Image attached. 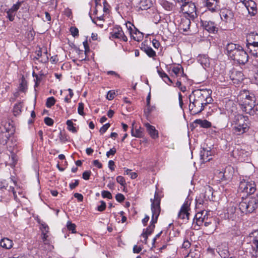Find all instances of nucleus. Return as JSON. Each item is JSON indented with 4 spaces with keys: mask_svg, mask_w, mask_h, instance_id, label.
<instances>
[{
    "mask_svg": "<svg viewBox=\"0 0 258 258\" xmlns=\"http://www.w3.org/2000/svg\"><path fill=\"white\" fill-rule=\"evenodd\" d=\"M211 90L197 89L193 91L189 96V110L192 114L201 112L205 106L213 100L211 94Z\"/></svg>",
    "mask_w": 258,
    "mask_h": 258,
    "instance_id": "f257e3e1",
    "label": "nucleus"
},
{
    "mask_svg": "<svg viewBox=\"0 0 258 258\" xmlns=\"http://www.w3.org/2000/svg\"><path fill=\"white\" fill-rule=\"evenodd\" d=\"M237 100L243 111L250 115H254L253 108L255 106V98L253 94L244 91L238 95Z\"/></svg>",
    "mask_w": 258,
    "mask_h": 258,
    "instance_id": "f03ea898",
    "label": "nucleus"
},
{
    "mask_svg": "<svg viewBox=\"0 0 258 258\" xmlns=\"http://www.w3.org/2000/svg\"><path fill=\"white\" fill-rule=\"evenodd\" d=\"M232 125L233 133L237 135H241L248 132L250 123L247 116L238 114L235 116Z\"/></svg>",
    "mask_w": 258,
    "mask_h": 258,
    "instance_id": "7ed1b4c3",
    "label": "nucleus"
},
{
    "mask_svg": "<svg viewBox=\"0 0 258 258\" xmlns=\"http://www.w3.org/2000/svg\"><path fill=\"white\" fill-rule=\"evenodd\" d=\"M258 206V200L254 197L242 199L239 204L240 211L245 214L251 213L255 211Z\"/></svg>",
    "mask_w": 258,
    "mask_h": 258,
    "instance_id": "20e7f679",
    "label": "nucleus"
},
{
    "mask_svg": "<svg viewBox=\"0 0 258 258\" xmlns=\"http://www.w3.org/2000/svg\"><path fill=\"white\" fill-rule=\"evenodd\" d=\"M252 239L247 244L246 251L249 252L252 257L258 256V230H255L249 234Z\"/></svg>",
    "mask_w": 258,
    "mask_h": 258,
    "instance_id": "39448f33",
    "label": "nucleus"
},
{
    "mask_svg": "<svg viewBox=\"0 0 258 258\" xmlns=\"http://www.w3.org/2000/svg\"><path fill=\"white\" fill-rule=\"evenodd\" d=\"M239 190L247 195L253 194L256 190L255 182L250 180L249 178L245 177V178L241 179L239 185Z\"/></svg>",
    "mask_w": 258,
    "mask_h": 258,
    "instance_id": "423d86ee",
    "label": "nucleus"
},
{
    "mask_svg": "<svg viewBox=\"0 0 258 258\" xmlns=\"http://www.w3.org/2000/svg\"><path fill=\"white\" fill-rule=\"evenodd\" d=\"M179 12L186 15L187 16L192 19L197 17V15L196 6L191 1H187L181 4Z\"/></svg>",
    "mask_w": 258,
    "mask_h": 258,
    "instance_id": "0eeeda50",
    "label": "nucleus"
},
{
    "mask_svg": "<svg viewBox=\"0 0 258 258\" xmlns=\"http://www.w3.org/2000/svg\"><path fill=\"white\" fill-rule=\"evenodd\" d=\"M160 200L161 198L157 192H155L154 199H151L152 202L151 210L153 215V222H157L158 216L160 213Z\"/></svg>",
    "mask_w": 258,
    "mask_h": 258,
    "instance_id": "6e6552de",
    "label": "nucleus"
},
{
    "mask_svg": "<svg viewBox=\"0 0 258 258\" xmlns=\"http://www.w3.org/2000/svg\"><path fill=\"white\" fill-rule=\"evenodd\" d=\"M231 58L239 64H244L248 61V56L246 52L241 46L238 48V50L236 53L235 52Z\"/></svg>",
    "mask_w": 258,
    "mask_h": 258,
    "instance_id": "1a4fd4ad",
    "label": "nucleus"
},
{
    "mask_svg": "<svg viewBox=\"0 0 258 258\" xmlns=\"http://www.w3.org/2000/svg\"><path fill=\"white\" fill-rule=\"evenodd\" d=\"M0 127L5 132L9 133L10 134H14L15 133V128L12 123V121L10 120H7L5 118H0Z\"/></svg>",
    "mask_w": 258,
    "mask_h": 258,
    "instance_id": "9d476101",
    "label": "nucleus"
},
{
    "mask_svg": "<svg viewBox=\"0 0 258 258\" xmlns=\"http://www.w3.org/2000/svg\"><path fill=\"white\" fill-rule=\"evenodd\" d=\"M111 37L113 38L118 39L121 41L126 42L127 38L125 35L122 28L119 26L115 27L111 32Z\"/></svg>",
    "mask_w": 258,
    "mask_h": 258,
    "instance_id": "9b49d317",
    "label": "nucleus"
},
{
    "mask_svg": "<svg viewBox=\"0 0 258 258\" xmlns=\"http://www.w3.org/2000/svg\"><path fill=\"white\" fill-rule=\"evenodd\" d=\"M220 15L221 19L223 21L229 23L233 22L234 15L231 10L223 9L221 11Z\"/></svg>",
    "mask_w": 258,
    "mask_h": 258,
    "instance_id": "f8f14e48",
    "label": "nucleus"
},
{
    "mask_svg": "<svg viewBox=\"0 0 258 258\" xmlns=\"http://www.w3.org/2000/svg\"><path fill=\"white\" fill-rule=\"evenodd\" d=\"M190 203L188 201L184 202L183 205L181 206V209L178 213V217L182 219H188L189 213L188 212L189 209Z\"/></svg>",
    "mask_w": 258,
    "mask_h": 258,
    "instance_id": "ddd939ff",
    "label": "nucleus"
},
{
    "mask_svg": "<svg viewBox=\"0 0 258 258\" xmlns=\"http://www.w3.org/2000/svg\"><path fill=\"white\" fill-rule=\"evenodd\" d=\"M209 211L206 210L202 211L200 212H198L195 216V219L196 220V224L199 226L203 225V223L205 221L206 218L209 216Z\"/></svg>",
    "mask_w": 258,
    "mask_h": 258,
    "instance_id": "4468645a",
    "label": "nucleus"
},
{
    "mask_svg": "<svg viewBox=\"0 0 258 258\" xmlns=\"http://www.w3.org/2000/svg\"><path fill=\"white\" fill-rule=\"evenodd\" d=\"M246 42V45H250L252 47L257 46L258 45V34L251 32L247 34Z\"/></svg>",
    "mask_w": 258,
    "mask_h": 258,
    "instance_id": "2eb2a0df",
    "label": "nucleus"
},
{
    "mask_svg": "<svg viewBox=\"0 0 258 258\" xmlns=\"http://www.w3.org/2000/svg\"><path fill=\"white\" fill-rule=\"evenodd\" d=\"M218 0H207L205 6L212 12H216L220 9Z\"/></svg>",
    "mask_w": 258,
    "mask_h": 258,
    "instance_id": "dca6fc26",
    "label": "nucleus"
},
{
    "mask_svg": "<svg viewBox=\"0 0 258 258\" xmlns=\"http://www.w3.org/2000/svg\"><path fill=\"white\" fill-rule=\"evenodd\" d=\"M203 27L209 33H215L218 31V28L214 22L212 21H202Z\"/></svg>",
    "mask_w": 258,
    "mask_h": 258,
    "instance_id": "f3484780",
    "label": "nucleus"
},
{
    "mask_svg": "<svg viewBox=\"0 0 258 258\" xmlns=\"http://www.w3.org/2000/svg\"><path fill=\"white\" fill-rule=\"evenodd\" d=\"M10 152L15 151V148L17 146V138L14 134L11 135L8 141V144H6Z\"/></svg>",
    "mask_w": 258,
    "mask_h": 258,
    "instance_id": "a211bd4d",
    "label": "nucleus"
},
{
    "mask_svg": "<svg viewBox=\"0 0 258 258\" xmlns=\"http://www.w3.org/2000/svg\"><path fill=\"white\" fill-rule=\"evenodd\" d=\"M240 47V46L232 43H228L226 47V54L231 58L235 52L236 53L238 50V48Z\"/></svg>",
    "mask_w": 258,
    "mask_h": 258,
    "instance_id": "6ab92c4d",
    "label": "nucleus"
},
{
    "mask_svg": "<svg viewBox=\"0 0 258 258\" xmlns=\"http://www.w3.org/2000/svg\"><path fill=\"white\" fill-rule=\"evenodd\" d=\"M152 5L151 0H138L136 7L139 10H145L150 8Z\"/></svg>",
    "mask_w": 258,
    "mask_h": 258,
    "instance_id": "aec40b11",
    "label": "nucleus"
},
{
    "mask_svg": "<svg viewBox=\"0 0 258 258\" xmlns=\"http://www.w3.org/2000/svg\"><path fill=\"white\" fill-rule=\"evenodd\" d=\"M191 22L190 19L187 17L182 18L179 24V27L180 30L183 32H186L189 29Z\"/></svg>",
    "mask_w": 258,
    "mask_h": 258,
    "instance_id": "412c9836",
    "label": "nucleus"
},
{
    "mask_svg": "<svg viewBox=\"0 0 258 258\" xmlns=\"http://www.w3.org/2000/svg\"><path fill=\"white\" fill-rule=\"evenodd\" d=\"M245 6L249 14L254 16L256 14V6L254 1L248 0L245 3Z\"/></svg>",
    "mask_w": 258,
    "mask_h": 258,
    "instance_id": "4be33fe9",
    "label": "nucleus"
},
{
    "mask_svg": "<svg viewBox=\"0 0 258 258\" xmlns=\"http://www.w3.org/2000/svg\"><path fill=\"white\" fill-rule=\"evenodd\" d=\"M144 125L147 128V132L152 139H155L159 137L158 132L154 126L150 125L149 123H145Z\"/></svg>",
    "mask_w": 258,
    "mask_h": 258,
    "instance_id": "5701e85b",
    "label": "nucleus"
},
{
    "mask_svg": "<svg viewBox=\"0 0 258 258\" xmlns=\"http://www.w3.org/2000/svg\"><path fill=\"white\" fill-rule=\"evenodd\" d=\"M211 156V152L210 150L203 149L200 151V160L201 163H204L211 160L210 156Z\"/></svg>",
    "mask_w": 258,
    "mask_h": 258,
    "instance_id": "b1692460",
    "label": "nucleus"
},
{
    "mask_svg": "<svg viewBox=\"0 0 258 258\" xmlns=\"http://www.w3.org/2000/svg\"><path fill=\"white\" fill-rule=\"evenodd\" d=\"M10 180H11V181L12 182L13 185H10L9 188L8 189V190L9 191H11L13 192L14 198L15 200L17 201L18 198H17V192H18L19 194H21V190L18 187H16V188H15V186H17V183L15 180H14L12 178H10Z\"/></svg>",
    "mask_w": 258,
    "mask_h": 258,
    "instance_id": "393cba45",
    "label": "nucleus"
},
{
    "mask_svg": "<svg viewBox=\"0 0 258 258\" xmlns=\"http://www.w3.org/2000/svg\"><path fill=\"white\" fill-rule=\"evenodd\" d=\"M234 83H237L243 80V73L240 71H234L230 76Z\"/></svg>",
    "mask_w": 258,
    "mask_h": 258,
    "instance_id": "a878e982",
    "label": "nucleus"
},
{
    "mask_svg": "<svg viewBox=\"0 0 258 258\" xmlns=\"http://www.w3.org/2000/svg\"><path fill=\"white\" fill-rule=\"evenodd\" d=\"M141 49L145 52L148 56L150 57H153L156 55V52L153 49L142 43L141 44Z\"/></svg>",
    "mask_w": 258,
    "mask_h": 258,
    "instance_id": "bb28decb",
    "label": "nucleus"
},
{
    "mask_svg": "<svg viewBox=\"0 0 258 258\" xmlns=\"http://www.w3.org/2000/svg\"><path fill=\"white\" fill-rule=\"evenodd\" d=\"M133 30L134 32L130 35L131 37L135 41L138 42L141 41L144 37L143 33L139 31L137 28L134 29Z\"/></svg>",
    "mask_w": 258,
    "mask_h": 258,
    "instance_id": "cd10ccee",
    "label": "nucleus"
},
{
    "mask_svg": "<svg viewBox=\"0 0 258 258\" xmlns=\"http://www.w3.org/2000/svg\"><path fill=\"white\" fill-rule=\"evenodd\" d=\"M0 129L1 130L0 133V144L5 145L8 144V141L11 134H9V133L5 132L1 127H0Z\"/></svg>",
    "mask_w": 258,
    "mask_h": 258,
    "instance_id": "c85d7f7f",
    "label": "nucleus"
},
{
    "mask_svg": "<svg viewBox=\"0 0 258 258\" xmlns=\"http://www.w3.org/2000/svg\"><path fill=\"white\" fill-rule=\"evenodd\" d=\"M236 207L232 206H229L227 211V217L229 219H231L234 220L236 218Z\"/></svg>",
    "mask_w": 258,
    "mask_h": 258,
    "instance_id": "c756f323",
    "label": "nucleus"
},
{
    "mask_svg": "<svg viewBox=\"0 0 258 258\" xmlns=\"http://www.w3.org/2000/svg\"><path fill=\"white\" fill-rule=\"evenodd\" d=\"M194 123L196 124L200 125L202 127L209 128L211 126V123L207 120H202L201 119H196L195 120Z\"/></svg>",
    "mask_w": 258,
    "mask_h": 258,
    "instance_id": "7c9ffc66",
    "label": "nucleus"
},
{
    "mask_svg": "<svg viewBox=\"0 0 258 258\" xmlns=\"http://www.w3.org/2000/svg\"><path fill=\"white\" fill-rule=\"evenodd\" d=\"M1 246L6 249H10L12 247L13 242V241L7 238L3 239L0 242Z\"/></svg>",
    "mask_w": 258,
    "mask_h": 258,
    "instance_id": "2f4dec72",
    "label": "nucleus"
},
{
    "mask_svg": "<svg viewBox=\"0 0 258 258\" xmlns=\"http://www.w3.org/2000/svg\"><path fill=\"white\" fill-rule=\"evenodd\" d=\"M161 5L167 11H172L174 8V5L166 0H161L160 2Z\"/></svg>",
    "mask_w": 258,
    "mask_h": 258,
    "instance_id": "473e14b6",
    "label": "nucleus"
},
{
    "mask_svg": "<svg viewBox=\"0 0 258 258\" xmlns=\"http://www.w3.org/2000/svg\"><path fill=\"white\" fill-rule=\"evenodd\" d=\"M153 221V216H152V220L151 221L150 225L146 229H144L143 230V233H145L146 234H147L148 235H150L152 233V232H153V231L154 230L155 227V224L157 223L155 222H154Z\"/></svg>",
    "mask_w": 258,
    "mask_h": 258,
    "instance_id": "72a5a7b5",
    "label": "nucleus"
},
{
    "mask_svg": "<svg viewBox=\"0 0 258 258\" xmlns=\"http://www.w3.org/2000/svg\"><path fill=\"white\" fill-rule=\"evenodd\" d=\"M13 0H0V9L2 11H6L7 8L11 5Z\"/></svg>",
    "mask_w": 258,
    "mask_h": 258,
    "instance_id": "f704fd0d",
    "label": "nucleus"
},
{
    "mask_svg": "<svg viewBox=\"0 0 258 258\" xmlns=\"http://www.w3.org/2000/svg\"><path fill=\"white\" fill-rule=\"evenodd\" d=\"M131 133L132 136L140 138L143 137V129L140 127L134 130L132 128Z\"/></svg>",
    "mask_w": 258,
    "mask_h": 258,
    "instance_id": "c9c22d12",
    "label": "nucleus"
},
{
    "mask_svg": "<svg viewBox=\"0 0 258 258\" xmlns=\"http://www.w3.org/2000/svg\"><path fill=\"white\" fill-rule=\"evenodd\" d=\"M157 72H158L159 75L160 76V77L161 78H162L163 79V80H164V81L165 83L168 84L167 82L166 81V80L165 79H164V78H167V80L169 81V82L170 83H172L171 80L169 78V77L168 76V75L163 70H160L158 69V67H157Z\"/></svg>",
    "mask_w": 258,
    "mask_h": 258,
    "instance_id": "e433bc0d",
    "label": "nucleus"
},
{
    "mask_svg": "<svg viewBox=\"0 0 258 258\" xmlns=\"http://www.w3.org/2000/svg\"><path fill=\"white\" fill-rule=\"evenodd\" d=\"M7 12V18L10 21H13L16 15V12H14L11 9H7L6 11H4Z\"/></svg>",
    "mask_w": 258,
    "mask_h": 258,
    "instance_id": "4c0bfd02",
    "label": "nucleus"
},
{
    "mask_svg": "<svg viewBox=\"0 0 258 258\" xmlns=\"http://www.w3.org/2000/svg\"><path fill=\"white\" fill-rule=\"evenodd\" d=\"M66 124L68 126L67 128L69 131L74 133H76L77 132L76 128L74 126V123L71 120H68Z\"/></svg>",
    "mask_w": 258,
    "mask_h": 258,
    "instance_id": "58836bf2",
    "label": "nucleus"
},
{
    "mask_svg": "<svg viewBox=\"0 0 258 258\" xmlns=\"http://www.w3.org/2000/svg\"><path fill=\"white\" fill-rule=\"evenodd\" d=\"M199 251L197 250L194 249L190 250V251L188 253V254L186 255L187 258H199Z\"/></svg>",
    "mask_w": 258,
    "mask_h": 258,
    "instance_id": "ea45409f",
    "label": "nucleus"
},
{
    "mask_svg": "<svg viewBox=\"0 0 258 258\" xmlns=\"http://www.w3.org/2000/svg\"><path fill=\"white\" fill-rule=\"evenodd\" d=\"M22 104L21 103L15 104L13 108V112L15 115L19 114L21 112Z\"/></svg>",
    "mask_w": 258,
    "mask_h": 258,
    "instance_id": "a19ab883",
    "label": "nucleus"
},
{
    "mask_svg": "<svg viewBox=\"0 0 258 258\" xmlns=\"http://www.w3.org/2000/svg\"><path fill=\"white\" fill-rule=\"evenodd\" d=\"M248 49L249 50V52L253 55L256 57H258V45L254 47H252L250 45H246Z\"/></svg>",
    "mask_w": 258,
    "mask_h": 258,
    "instance_id": "79ce46f5",
    "label": "nucleus"
},
{
    "mask_svg": "<svg viewBox=\"0 0 258 258\" xmlns=\"http://www.w3.org/2000/svg\"><path fill=\"white\" fill-rule=\"evenodd\" d=\"M15 152H11V157L10 158V159L12 160V162H11L10 165L12 167H14L18 161V158L17 156L16 155V154L14 153Z\"/></svg>",
    "mask_w": 258,
    "mask_h": 258,
    "instance_id": "37998d69",
    "label": "nucleus"
},
{
    "mask_svg": "<svg viewBox=\"0 0 258 258\" xmlns=\"http://www.w3.org/2000/svg\"><path fill=\"white\" fill-rule=\"evenodd\" d=\"M172 72L176 76L181 73H183V69L180 65H178L176 67H174L172 70Z\"/></svg>",
    "mask_w": 258,
    "mask_h": 258,
    "instance_id": "c03bdc74",
    "label": "nucleus"
},
{
    "mask_svg": "<svg viewBox=\"0 0 258 258\" xmlns=\"http://www.w3.org/2000/svg\"><path fill=\"white\" fill-rule=\"evenodd\" d=\"M55 98L53 97H50L47 99L46 105L47 107L50 108L55 104Z\"/></svg>",
    "mask_w": 258,
    "mask_h": 258,
    "instance_id": "a18cd8bd",
    "label": "nucleus"
},
{
    "mask_svg": "<svg viewBox=\"0 0 258 258\" xmlns=\"http://www.w3.org/2000/svg\"><path fill=\"white\" fill-rule=\"evenodd\" d=\"M67 227L68 230L71 231L72 233H75L76 231V225L75 224L72 223L71 221H68L67 222Z\"/></svg>",
    "mask_w": 258,
    "mask_h": 258,
    "instance_id": "49530a36",
    "label": "nucleus"
},
{
    "mask_svg": "<svg viewBox=\"0 0 258 258\" xmlns=\"http://www.w3.org/2000/svg\"><path fill=\"white\" fill-rule=\"evenodd\" d=\"M41 238L45 244L49 245L51 242V239L48 234H44L43 235H41Z\"/></svg>",
    "mask_w": 258,
    "mask_h": 258,
    "instance_id": "de8ad7c7",
    "label": "nucleus"
},
{
    "mask_svg": "<svg viewBox=\"0 0 258 258\" xmlns=\"http://www.w3.org/2000/svg\"><path fill=\"white\" fill-rule=\"evenodd\" d=\"M127 31L131 35V33L134 32V29H136L135 26L131 22H128L125 24Z\"/></svg>",
    "mask_w": 258,
    "mask_h": 258,
    "instance_id": "09e8293b",
    "label": "nucleus"
},
{
    "mask_svg": "<svg viewBox=\"0 0 258 258\" xmlns=\"http://www.w3.org/2000/svg\"><path fill=\"white\" fill-rule=\"evenodd\" d=\"M41 229L42 231L41 235H43L44 234H47L49 232V227L46 224H42Z\"/></svg>",
    "mask_w": 258,
    "mask_h": 258,
    "instance_id": "8fccbe9b",
    "label": "nucleus"
},
{
    "mask_svg": "<svg viewBox=\"0 0 258 258\" xmlns=\"http://www.w3.org/2000/svg\"><path fill=\"white\" fill-rule=\"evenodd\" d=\"M101 195L103 198H107L108 199H111L112 198L111 194L108 191L103 190L101 192Z\"/></svg>",
    "mask_w": 258,
    "mask_h": 258,
    "instance_id": "3c124183",
    "label": "nucleus"
},
{
    "mask_svg": "<svg viewBox=\"0 0 258 258\" xmlns=\"http://www.w3.org/2000/svg\"><path fill=\"white\" fill-rule=\"evenodd\" d=\"M115 96V92L114 90H110L108 92L106 98L109 100H112Z\"/></svg>",
    "mask_w": 258,
    "mask_h": 258,
    "instance_id": "603ef678",
    "label": "nucleus"
},
{
    "mask_svg": "<svg viewBox=\"0 0 258 258\" xmlns=\"http://www.w3.org/2000/svg\"><path fill=\"white\" fill-rule=\"evenodd\" d=\"M70 30L71 34L74 37L78 36L79 35V30L76 27H71Z\"/></svg>",
    "mask_w": 258,
    "mask_h": 258,
    "instance_id": "864d4df0",
    "label": "nucleus"
},
{
    "mask_svg": "<svg viewBox=\"0 0 258 258\" xmlns=\"http://www.w3.org/2000/svg\"><path fill=\"white\" fill-rule=\"evenodd\" d=\"M110 124L109 123H106L103 125L100 129L99 132L101 134H104L110 127Z\"/></svg>",
    "mask_w": 258,
    "mask_h": 258,
    "instance_id": "5fc2aeb1",
    "label": "nucleus"
},
{
    "mask_svg": "<svg viewBox=\"0 0 258 258\" xmlns=\"http://www.w3.org/2000/svg\"><path fill=\"white\" fill-rule=\"evenodd\" d=\"M84 104L82 102L79 103L78 111V113L81 115H84Z\"/></svg>",
    "mask_w": 258,
    "mask_h": 258,
    "instance_id": "6e6d98bb",
    "label": "nucleus"
},
{
    "mask_svg": "<svg viewBox=\"0 0 258 258\" xmlns=\"http://www.w3.org/2000/svg\"><path fill=\"white\" fill-rule=\"evenodd\" d=\"M44 121L45 123L48 126H52L53 124V120L52 118L46 117L44 118Z\"/></svg>",
    "mask_w": 258,
    "mask_h": 258,
    "instance_id": "4d7b16f0",
    "label": "nucleus"
},
{
    "mask_svg": "<svg viewBox=\"0 0 258 258\" xmlns=\"http://www.w3.org/2000/svg\"><path fill=\"white\" fill-rule=\"evenodd\" d=\"M225 171L223 172V171H217L216 174H218V177L221 180H226L227 179L226 175L225 174Z\"/></svg>",
    "mask_w": 258,
    "mask_h": 258,
    "instance_id": "13d9d810",
    "label": "nucleus"
},
{
    "mask_svg": "<svg viewBox=\"0 0 258 258\" xmlns=\"http://www.w3.org/2000/svg\"><path fill=\"white\" fill-rule=\"evenodd\" d=\"M100 205L97 207V210L100 212L103 211L106 208V203L105 202L101 201Z\"/></svg>",
    "mask_w": 258,
    "mask_h": 258,
    "instance_id": "bf43d9fd",
    "label": "nucleus"
},
{
    "mask_svg": "<svg viewBox=\"0 0 258 258\" xmlns=\"http://www.w3.org/2000/svg\"><path fill=\"white\" fill-rule=\"evenodd\" d=\"M117 182L121 184V185H124L125 184V179L123 176H118L116 177Z\"/></svg>",
    "mask_w": 258,
    "mask_h": 258,
    "instance_id": "052dcab7",
    "label": "nucleus"
},
{
    "mask_svg": "<svg viewBox=\"0 0 258 258\" xmlns=\"http://www.w3.org/2000/svg\"><path fill=\"white\" fill-rule=\"evenodd\" d=\"M150 100H151V93L149 92L146 99L147 101V109L146 110H147L148 112H150L151 110H150L149 108L150 107Z\"/></svg>",
    "mask_w": 258,
    "mask_h": 258,
    "instance_id": "680f3d73",
    "label": "nucleus"
},
{
    "mask_svg": "<svg viewBox=\"0 0 258 258\" xmlns=\"http://www.w3.org/2000/svg\"><path fill=\"white\" fill-rule=\"evenodd\" d=\"M59 140L61 142H64L68 140L67 136L66 134L61 131L59 133Z\"/></svg>",
    "mask_w": 258,
    "mask_h": 258,
    "instance_id": "e2e57ef3",
    "label": "nucleus"
},
{
    "mask_svg": "<svg viewBox=\"0 0 258 258\" xmlns=\"http://www.w3.org/2000/svg\"><path fill=\"white\" fill-rule=\"evenodd\" d=\"M91 174V172L90 171H85L83 173V178L85 180H88L90 178Z\"/></svg>",
    "mask_w": 258,
    "mask_h": 258,
    "instance_id": "0e129e2a",
    "label": "nucleus"
},
{
    "mask_svg": "<svg viewBox=\"0 0 258 258\" xmlns=\"http://www.w3.org/2000/svg\"><path fill=\"white\" fill-rule=\"evenodd\" d=\"M115 199L118 202H122L124 200L125 197L122 194H118L116 195Z\"/></svg>",
    "mask_w": 258,
    "mask_h": 258,
    "instance_id": "69168bd1",
    "label": "nucleus"
},
{
    "mask_svg": "<svg viewBox=\"0 0 258 258\" xmlns=\"http://www.w3.org/2000/svg\"><path fill=\"white\" fill-rule=\"evenodd\" d=\"M22 2H18L17 4H14L11 8L14 12H16L20 8L21 6Z\"/></svg>",
    "mask_w": 258,
    "mask_h": 258,
    "instance_id": "338daca9",
    "label": "nucleus"
},
{
    "mask_svg": "<svg viewBox=\"0 0 258 258\" xmlns=\"http://www.w3.org/2000/svg\"><path fill=\"white\" fill-rule=\"evenodd\" d=\"M176 86L178 87L182 92H184L186 90V87L185 86L182 85V84L180 81H177L176 83Z\"/></svg>",
    "mask_w": 258,
    "mask_h": 258,
    "instance_id": "774afa93",
    "label": "nucleus"
}]
</instances>
